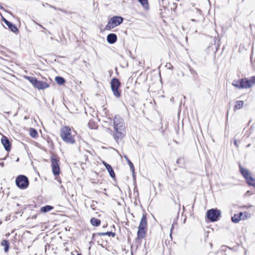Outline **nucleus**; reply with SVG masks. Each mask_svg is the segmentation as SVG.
I'll use <instances>...</instances> for the list:
<instances>
[{"label": "nucleus", "instance_id": "f257e3e1", "mask_svg": "<svg viewBox=\"0 0 255 255\" xmlns=\"http://www.w3.org/2000/svg\"><path fill=\"white\" fill-rule=\"evenodd\" d=\"M114 137L117 140L121 139L124 136L125 129L124 123L123 119L119 116H115L114 119Z\"/></svg>", "mask_w": 255, "mask_h": 255}, {"label": "nucleus", "instance_id": "f03ea898", "mask_svg": "<svg viewBox=\"0 0 255 255\" xmlns=\"http://www.w3.org/2000/svg\"><path fill=\"white\" fill-rule=\"evenodd\" d=\"M76 134V132L68 126H63L60 129L61 137L67 143H75Z\"/></svg>", "mask_w": 255, "mask_h": 255}, {"label": "nucleus", "instance_id": "7ed1b4c3", "mask_svg": "<svg viewBox=\"0 0 255 255\" xmlns=\"http://www.w3.org/2000/svg\"><path fill=\"white\" fill-rule=\"evenodd\" d=\"M147 223L145 215H143L141 219L137 231L138 239L144 238L147 231Z\"/></svg>", "mask_w": 255, "mask_h": 255}, {"label": "nucleus", "instance_id": "20e7f679", "mask_svg": "<svg viewBox=\"0 0 255 255\" xmlns=\"http://www.w3.org/2000/svg\"><path fill=\"white\" fill-rule=\"evenodd\" d=\"M26 79H27L32 85L39 90H43L49 87V85L45 81H38L34 77H26Z\"/></svg>", "mask_w": 255, "mask_h": 255}, {"label": "nucleus", "instance_id": "39448f33", "mask_svg": "<svg viewBox=\"0 0 255 255\" xmlns=\"http://www.w3.org/2000/svg\"><path fill=\"white\" fill-rule=\"evenodd\" d=\"M123 20L124 18L120 16H115L112 17L106 26V29L107 30H110L115 28L122 23Z\"/></svg>", "mask_w": 255, "mask_h": 255}, {"label": "nucleus", "instance_id": "423d86ee", "mask_svg": "<svg viewBox=\"0 0 255 255\" xmlns=\"http://www.w3.org/2000/svg\"><path fill=\"white\" fill-rule=\"evenodd\" d=\"M16 185L20 189H24L28 186V180L27 178L24 175L18 176L15 180Z\"/></svg>", "mask_w": 255, "mask_h": 255}, {"label": "nucleus", "instance_id": "0eeeda50", "mask_svg": "<svg viewBox=\"0 0 255 255\" xmlns=\"http://www.w3.org/2000/svg\"><path fill=\"white\" fill-rule=\"evenodd\" d=\"M111 88L115 97L119 98L121 96V92L119 90L121 83L119 80L116 78L112 79L111 82Z\"/></svg>", "mask_w": 255, "mask_h": 255}, {"label": "nucleus", "instance_id": "6e6552de", "mask_svg": "<svg viewBox=\"0 0 255 255\" xmlns=\"http://www.w3.org/2000/svg\"><path fill=\"white\" fill-rule=\"evenodd\" d=\"M240 171L243 176L247 180V183L250 186H253L255 187V179L253 178L249 171L242 167L240 168Z\"/></svg>", "mask_w": 255, "mask_h": 255}, {"label": "nucleus", "instance_id": "1a4fd4ad", "mask_svg": "<svg viewBox=\"0 0 255 255\" xmlns=\"http://www.w3.org/2000/svg\"><path fill=\"white\" fill-rule=\"evenodd\" d=\"M51 167L52 172L55 176L58 175L60 173L59 160L54 156L51 158Z\"/></svg>", "mask_w": 255, "mask_h": 255}, {"label": "nucleus", "instance_id": "9d476101", "mask_svg": "<svg viewBox=\"0 0 255 255\" xmlns=\"http://www.w3.org/2000/svg\"><path fill=\"white\" fill-rule=\"evenodd\" d=\"M250 217V214L247 212H240L239 214H235L232 217V221L234 223H237L241 220H245Z\"/></svg>", "mask_w": 255, "mask_h": 255}, {"label": "nucleus", "instance_id": "9b49d317", "mask_svg": "<svg viewBox=\"0 0 255 255\" xmlns=\"http://www.w3.org/2000/svg\"><path fill=\"white\" fill-rule=\"evenodd\" d=\"M207 216L210 221L214 222L220 216V211L217 209H211L208 211Z\"/></svg>", "mask_w": 255, "mask_h": 255}, {"label": "nucleus", "instance_id": "f8f14e48", "mask_svg": "<svg viewBox=\"0 0 255 255\" xmlns=\"http://www.w3.org/2000/svg\"><path fill=\"white\" fill-rule=\"evenodd\" d=\"M255 83V76L250 80L243 79L241 80V89H247L252 87Z\"/></svg>", "mask_w": 255, "mask_h": 255}, {"label": "nucleus", "instance_id": "ddd939ff", "mask_svg": "<svg viewBox=\"0 0 255 255\" xmlns=\"http://www.w3.org/2000/svg\"><path fill=\"white\" fill-rule=\"evenodd\" d=\"M1 142L5 150H9L10 149L9 141L7 137L3 136L1 138Z\"/></svg>", "mask_w": 255, "mask_h": 255}, {"label": "nucleus", "instance_id": "4468645a", "mask_svg": "<svg viewBox=\"0 0 255 255\" xmlns=\"http://www.w3.org/2000/svg\"><path fill=\"white\" fill-rule=\"evenodd\" d=\"M107 39L109 43L113 44L116 42L117 37L115 34L111 33L107 36Z\"/></svg>", "mask_w": 255, "mask_h": 255}, {"label": "nucleus", "instance_id": "2eb2a0df", "mask_svg": "<svg viewBox=\"0 0 255 255\" xmlns=\"http://www.w3.org/2000/svg\"><path fill=\"white\" fill-rule=\"evenodd\" d=\"M5 23L8 26V27L11 29V30L13 32H16L18 31L17 28L13 24L11 23L10 22H8L6 20H4Z\"/></svg>", "mask_w": 255, "mask_h": 255}, {"label": "nucleus", "instance_id": "dca6fc26", "mask_svg": "<svg viewBox=\"0 0 255 255\" xmlns=\"http://www.w3.org/2000/svg\"><path fill=\"white\" fill-rule=\"evenodd\" d=\"M91 223L93 226L98 227L100 225L101 221L99 219L93 218L91 219Z\"/></svg>", "mask_w": 255, "mask_h": 255}, {"label": "nucleus", "instance_id": "f3484780", "mask_svg": "<svg viewBox=\"0 0 255 255\" xmlns=\"http://www.w3.org/2000/svg\"><path fill=\"white\" fill-rule=\"evenodd\" d=\"M1 245L4 247V250L5 252H7L9 249V243L6 240H2L1 242Z\"/></svg>", "mask_w": 255, "mask_h": 255}, {"label": "nucleus", "instance_id": "a211bd4d", "mask_svg": "<svg viewBox=\"0 0 255 255\" xmlns=\"http://www.w3.org/2000/svg\"><path fill=\"white\" fill-rule=\"evenodd\" d=\"M106 168L107 170H108V171L109 172L110 176L112 177H114L115 176V174L114 171L113 170V168L111 167V166L110 164H107Z\"/></svg>", "mask_w": 255, "mask_h": 255}, {"label": "nucleus", "instance_id": "6ab92c4d", "mask_svg": "<svg viewBox=\"0 0 255 255\" xmlns=\"http://www.w3.org/2000/svg\"><path fill=\"white\" fill-rule=\"evenodd\" d=\"M55 80L56 83L60 85L64 84L65 82V79L61 77H56Z\"/></svg>", "mask_w": 255, "mask_h": 255}, {"label": "nucleus", "instance_id": "aec40b11", "mask_svg": "<svg viewBox=\"0 0 255 255\" xmlns=\"http://www.w3.org/2000/svg\"><path fill=\"white\" fill-rule=\"evenodd\" d=\"M143 7L145 9H148V3L147 0H138Z\"/></svg>", "mask_w": 255, "mask_h": 255}, {"label": "nucleus", "instance_id": "412c9836", "mask_svg": "<svg viewBox=\"0 0 255 255\" xmlns=\"http://www.w3.org/2000/svg\"><path fill=\"white\" fill-rule=\"evenodd\" d=\"M29 133L30 136L34 138H36L38 135L37 131L33 128H30L29 129Z\"/></svg>", "mask_w": 255, "mask_h": 255}, {"label": "nucleus", "instance_id": "4be33fe9", "mask_svg": "<svg viewBox=\"0 0 255 255\" xmlns=\"http://www.w3.org/2000/svg\"><path fill=\"white\" fill-rule=\"evenodd\" d=\"M232 85L238 89H241V80H234Z\"/></svg>", "mask_w": 255, "mask_h": 255}, {"label": "nucleus", "instance_id": "5701e85b", "mask_svg": "<svg viewBox=\"0 0 255 255\" xmlns=\"http://www.w3.org/2000/svg\"><path fill=\"white\" fill-rule=\"evenodd\" d=\"M53 209V207L49 206V205H46L44 207H42L41 208V211L43 212H47L51 211Z\"/></svg>", "mask_w": 255, "mask_h": 255}, {"label": "nucleus", "instance_id": "b1692460", "mask_svg": "<svg viewBox=\"0 0 255 255\" xmlns=\"http://www.w3.org/2000/svg\"><path fill=\"white\" fill-rule=\"evenodd\" d=\"M244 102L243 101H237L236 105L235 106V109L239 110L243 107Z\"/></svg>", "mask_w": 255, "mask_h": 255}, {"label": "nucleus", "instance_id": "393cba45", "mask_svg": "<svg viewBox=\"0 0 255 255\" xmlns=\"http://www.w3.org/2000/svg\"><path fill=\"white\" fill-rule=\"evenodd\" d=\"M98 235L99 236H106V235H108L109 236H112V237H115V234L114 233H113L112 232H106V233H98Z\"/></svg>", "mask_w": 255, "mask_h": 255}, {"label": "nucleus", "instance_id": "a878e982", "mask_svg": "<svg viewBox=\"0 0 255 255\" xmlns=\"http://www.w3.org/2000/svg\"><path fill=\"white\" fill-rule=\"evenodd\" d=\"M128 161V162L130 168L132 171H134V166L132 162L127 158H126Z\"/></svg>", "mask_w": 255, "mask_h": 255}, {"label": "nucleus", "instance_id": "bb28decb", "mask_svg": "<svg viewBox=\"0 0 255 255\" xmlns=\"http://www.w3.org/2000/svg\"><path fill=\"white\" fill-rule=\"evenodd\" d=\"M103 164L105 166V167H106V165L107 164H108V163H107L106 162H105L104 161H103L102 162Z\"/></svg>", "mask_w": 255, "mask_h": 255}, {"label": "nucleus", "instance_id": "cd10ccee", "mask_svg": "<svg viewBox=\"0 0 255 255\" xmlns=\"http://www.w3.org/2000/svg\"><path fill=\"white\" fill-rule=\"evenodd\" d=\"M173 228H174L173 225H172V226H171V229H170L171 232H172Z\"/></svg>", "mask_w": 255, "mask_h": 255}, {"label": "nucleus", "instance_id": "c85d7f7f", "mask_svg": "<svg viewBox=\"0 0 255 255\" xmlns=\"http://www.w3.org/2000/svg\"><path fill=\"white\" fill-rule=\"evenodd\" d=\"M234 143H235V145H237V142H236V141H235V142H234Z\"/></svg>", "mask_w": 255, "mask_h": 255}, {"label": "nucleus", "instance_id": "c756f323", "mask_svg": "<svg viewBox=\"0 0 255 255\" xmlns=\"http://www.w3.org/2000/svg\"><path fill=\"white\" fill-rule=\"evenodd\" d=\"M191 20H192V21H195V20H194V19H191Z\"/></svg>", "mask_w": 255, "mask_h": 255}, {"label": "nucleus", "instance_id": "7c9ffc66", "mask_svg": "<svg viewBox=\"0 0 255 255\" xmlns=\"http://www.w3.org/2000/svg\"><path fill=\"white\" fill-rule=\"evenodd\" d=\"M250 144H248V145H247V147H250Z\"/></svg>", "mask_w": 255, "mask_h": 255}, {"label": "nucleus", "instance_id": "2f4dec72", "mask_svg": "<svg viewBox=\"0 0 255 255\" xmlns=\"http://www.w3.org/2000/svg\"><path fill=\"white\" fill-rule=\"evenodd\" d=\"M77 255H80V254H78Z\"/></svg>", "mask_w": 255, "mask_h": 255}]
</instances>
